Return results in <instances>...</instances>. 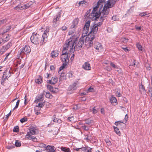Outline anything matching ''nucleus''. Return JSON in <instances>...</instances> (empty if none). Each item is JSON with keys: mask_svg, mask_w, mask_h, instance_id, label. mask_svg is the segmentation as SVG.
Listing matches in <instances>:
<instances>
[{"mask_svg": "<svg viewBox=\"0 0 152 152\" xmlns=\"http://www.w3.org/2000/svg\"><path fill=\"white\" fill-rule=\"evenodd\" d=\"M106 0H99L96 6V21L100 15H101V18H104L105 17L104 15H107L109 13L108 9L114 7L117 0H108L106 3L103 7V3Z\"/></svg>", "mask_w": 152, "mask_h": 152, "instance_id": "f257e3e1", "label": "nucleus"}, {"mask_svg": "<svg viewBox=\"0 0 152 152\" xmlns=\"http://www.w3.org/2000/svg\"><path fill=\"white\" fill-rule=\"evenodd\" d=\"M46 33L44 32L42 37L39 34L34 33L30 38L31 40L32 43L34 44L42 45L46 42L47 39Z\"/></svg>", "mask_w": 152, "mask_h": 152, "instance_id": "f03ea898", "label": "nucleus"}, {"mask_svg": "<svg viewBox=\"0 0 152 152\" xmlns=\"http://www.w3.org/2000/svg\"><path fill=\"white\" fill-rule=\"evenodd\" d=\"M29 130L30 131L27 133V134L26 136V138L28 139L31 140L34 142H36L37 139L32 136L31 135V134L34 135L36 134V129L32 127L31 128H29Z\"/></svg>", "mask_w": 152, "mask_h": 152, "instance_id": "7ed1b4c3", "label": "nucleus"}, {"mask_svg": "<svg viewBox=\"0 0 152 152\" xmlns=\"http://www.w3.org/2000/svg\"><path fill=\"white\" fill-rule=\"evenodd\" d=\"M95 29V24H94L93 27L91 29V31L90 32L89 34H88V37H86L85 41L88 40L89 41V45L91 46L92 45L93 40L95 38L94 35L93 34L92 35V33L94 34V30Z\"/></svg>", "mask_w": 152, "mask_h": 152, "instance_id": "20e7f679", "label": "nucleus"}, {"mask_svg": "<svg viewBox=\"0 0 152 152\" xmlns=\"http://www.w3.org/2000/svg\"><path fill=\"white\" fill-rule=\"evenodd\" d=\"M91 11V9H90L86 13L84 16L85 18H88L92 20H95V7H93V10L91 13L89 14Z\"/></svg>", "mask_w": 152, "mask_h": 152, "instance_id": "39448f33", "label": "nucleus"}, {"mask_svg": "<svg viewBox=\"0 0 152 152\" xmlns=\"http://www.w3.org/2000/svg\"><path fill=\"white\" fill-rule=\"evenodd\" d=\"M12 70L11 68H8L6 69L4 72L3 75L2 77V81L4 82L6 79L8 78L11 76V74H12Z\"/></svg>", "mask_w": 152, "mask_h": 152, "instance_id": "423d86ee", "label": "nucleus"}, {"mask_svg": "<svg viewBox=\"0 0 152 152\" xmlns=\"http://www.w3.org/2000/svg\"><path fill=\"white\" fill-rule=\"evenodd\" d=\"M20 50L19 54L21 57H22L25 54L27 55L31 51L30 47L29 46L26 45L23 48Z\"/></svg>", "mask_w": 152, "mask_h": 152, "instance_id": "0eeeda50", "label": "nucleus"}, {"mask_svg": "<svg viewBox=\"0 0 152 152\" xmlns=\"http://www.w3.org/2000/svg\"><path fill=\"white\" fill-rule=\"evenodd\" d=\"M84 37L83 36L80 37L77 44V46L74 47L75 50L78 51L81 49L84 43Z\"/></svg>", "mask_w": 152, "mask_h": 152, "instance_id": "6e6552de", "label": "nucleus"}, {"mask_svg": "<svg viewBox=\"0 0 152 152\" xmlns=\"http://www.w3.org/2000/svg\"><path fill=\"white\" fill-rule=\"evenodd\" d=\"M77 42V38H76L74 42H72V39L70 38L67 41H66L65 45H64L65 46H66V45H67V48L69 46H70V47L72 46V47H73L75 44H76Z\"/></svg>", "mask_w": 152, "mask_h": 152, "instance_id": "1a4fd4ad", "label": "nucleus"}, {"mask_svg": "<svg viewBox=\"0 0 152 152\" xmlns=\"http://www.w3.org/2000/svg\"><path fill=\"white\" fill-rule=\"evenodd\" d=\"M12 45V43L11 42H9L6 46H3L0 51V55L2 54L6 50L8 49Z\"/></svg>", "mask_w": 152, "mask_h": 152, "instance_id": "9d476101", "label": "nucleus"}, {"mask_svg": "<svg viewBox=\"0 0 152 152\" xmlns=\"http://www.w3.org/2000/svg\"><path fill=\"white\" fill-rule=\"evenodd\" d=\"M60 17L61 13L60 12L58 13L56 15V16L54 17L53 20V25L54 27H56L57 26L56 22L59 20Z\"/></svg>", "mask_w": 152, "mask_h": 152, "instance_id": "9b49d317", "label": "nucleus"}, {"mask_svg": "<svg viewBox=\"0 0 152 152\" xmlns=\"http://www.w3.org/2000/svg\"><path fill=\"white\" fill-rule=\"evenodd\" d=\"M96 49L98 51V52H101L103 51V49L102 45L99 42H96Z\"/></svg>", "mask_w": 152, "mask_h": 152, "instance_id": "f8f14e48", "label": "nucleus"}, {"mask_svg": "<svg viewBox=\"0 0 152 152\" xmlns=\"http://www.w3.org/2000/svg\"><path fill=\"white\" fill-rule=\"evenodd\" d=\"M30 7V5L29 4V3L27 4H24L23 5V7L21 6V7H18V6H17L15 7V9L16 10H21V9L20 8H23V9H27V8H28Z\"/></svg>", "mask_w": 152, "mask_h": 152, "instance_id": "ddd939ff", "label": "nucleus"}, {"mask_svg": "<svg viewBox=\"0 0 152 152\" xmlns=\"http://www.w3.org/2000/svg\"><path fill=\"white\" fill-rule=\"evenodd\" d=\"M45 95V93L44 92H42L41 94L39 96L37 97L36 100L35 101V102H38L40 101H42L43 100V97Z\"/></svg>", "mask_w": 152, "mask_h": 152, "instance_id": "4468645a", "label": "nucleus"}, {"mask_svg": "<svg viewBox=\"0 0 152 152\" xmlns=\"http://www.w3.org/2000/svg\"><path fill=\"white\" fill-rule=\"evenodd\" d=\"M83 67L86 70H89L91 69L90 65L88 62H85L83 65Z\"/></svg>", "mask_w": 152, "mask_h": 152, "instance_id": "2eb2a0df", "label": "nucleus"}, {"mask_svg": "<svg viewBox=\"0 0 152 152\" xmlns=\"http://www.w3.org/2000/svg\"><path fill=\"white\" fill-rule=\"evenodd\" d=\"M90 22L89 21H88L85 24L84 27V30L86 31L85 34H87L88 32L89 28L90 26Z\"/></svg>", "mask_w": 152, "mask_h": 152, "instance_id": "dca6fc26", "label": "nucleus"}, {"mask_svg": "<svg viewBox=\"0 0 152 152\" xmlns=\"http://www.w3.org/2000/svg\"><path fill=\"white\" fill-rule=\"evenodd\" d=\"M46 149L48 152H54L56 150L54 146L49 145L46 147Z\"/></svg>", "mask_w": 152, "mask_h": 152, "instance_id": "f3484780", "label": "nucleus"}, {"mask_svg": "<svg viewBox=\"0 0 152 152\" xmlns=\"http://www.w3.org/2000/svg\"><path fill=\"white\" fill-rule=\"evenodd\" d=\"M139 91L142 94H145L146 93L145 87L142 85V83H141V84L139 86Z\"/></svg>", "mask_w": 152, "mask_h": 152, "instance_id": "a211bd4d", "label": "nucleus"}, {"mask_svg": "<svg viewBox=\"0 0 152 152\" xmlns=\"http://www.w3.org/2000/svg\"><path fill=\"white\" fill-rule=\"evenodd\" d=\"M67 45H66V46L64 47L61 55L63 56L64 55L68 54V51L67 49Z\"/></svg>", "mask_w": 152, "mask_h": 152, "instance_id": "6ab92c4d", "label": "nucleus"}, {"mask_svg": "<svg viewBox=\"0 0 152 152\" xmlns=\"http://www.w3.org/2000/svg\"><path fill=\"white\" fill-rule=\"evenodd\" d=\"M42 77L39 76L37 78L35 79V82L38 84H40L41 83L42 81Z\"/></svg>", "mask_w": 152, "mask_h": 152, "instance_id": "aec40b11", "label": "nucleus"}, {"mask_svg": "<svg viewBox=\"0 0 152 152\" xmlns=\"http://www.w3.org/2000/svg\"><path fill=\"white\" fill-rule=\"evenodd\" d=\"M76 83H74L73 84L70 86L69 89H70V90H75L76 89Z\"/></svg>", "mask_w": 152, "mask_h": 152, "instance_id": "412c9836", "label": "nucleus"}, {"mask_svg": "<svg viewBox=\"0 0 152 152\" xmlns=\"http://www.w3.org/2000/svg\"><path fill=\"white\" fill-rule=\"evenodd\" d=\"M61 149L62 151L65 152H70V150L69 148H67L66 147H61Z\"/></svg>", "mask_w": 152, "mask_h": 152, "instance_id": "4be33fe9", "label": "nucleus"}, {"mask_svg": "<svg viewBox=\"0 0 152 152\" xmlns=\"http://www.w3.org/2000/svg\"><path fill=\"white\" fill-rule=\"evenodd\" d=\"M56 51H53L51 53V56L53 58L56 57L58 55V53Z\"/></svg>", "mask_w": 152, "mask_h": 152, "instance_id": "5701e85b", "label": "nucleus"}, {"mask_svg": "<svg viewBox=\"0 0 152 152\" xmlns=\"http://www.w3.org/2000/svg\"><path fill=\"white\" fill-rule=\"evenodd\" d=\"M64 55L65 56L63 58L62 57V55H61V59L62 61L63 62H64V61H67V59H69V58H68V54Z\"/></svg>", "mask_w": 152, "mask_h": 152, "instance_id": "b1692460", "label": "nucleus"}, {"mask_svg": "<svg viewBox=\"0 0 152 152\" xmlns=\"http://www.w3.org/2000/svg\"><path fill=\"white\" fill-rule=\"evenodd\" d=\"M61 74L60 75V80H62L64 79L66 80V78L65 76V73L64 72H61Z\"/></svg>", "mask_w": 152, "mask_h": 152, "instance_id": "393cba45", "label": "nucleus"}, {"mask_svg": "<svg viewBox=\"0 0 152 152\" xmlns=\"http://www.w3.org/2000/svg\"><path fill=\"white\" fill-rule=\"evenodd\" d=\"M110 101L111 103H116L117 101V100L115 97L112 96L110 99Z\"/></svg>", "mask_w": 152, "mask_h": 152, "instance_id": "a878e982", "label": "nucleus"}, {"mask_svg": "<svg viewBox=\"0 0 152 152\" xmlns=\"http://www.w3.org/2000/svg\"><path fill=\"white\" fill-rule=\"evenodd\" d=\"M85 121V124L89 125L92 124L93 122V121L92 120H90V119L86 120Z\"/></svg>", "mask_w": 152, "mask_h": 152, "instance_id": "bb28decb", "label": "nucleus"}, {"mask_svg": "<svg viewBox=\"0 0 152 152\" xmlns=\"http://www.w3.org/2000/svg\"><path fill=\"white\" fill-rule=\"evenodd\" d=\"M51 80H52V82L53 83V85H54L58 81L57 77H52Z\"/></svg>", "mask_w": 152, "mask_h": 152, "instance_id": "cd10ccee", "label": "nucleus"}, {"mask_svg": "<svg viewBox=\"0 0 152 152\" xmlns=\"http://www.w3.org/2000/svg\"><path fill=\"white\" fill-rule=\"evenodd\" d=\"M121 40L122 42L124 43H126L128 41V39L125 37L122 38Z\"/></svg>", "mask_w": 152, "mask_h": 152, "instance_id": "c85d7f7f", "label": "nucleus"}, {"mask_svg": "<svg viewBox=\"0 0 152 152\" xmlns=\"http://www.w3.org/2000/svg\"><path fill=\"white\" fill-rule=\"evenodd\" d=\"M81 2H82L81 3V4L82 5V6L83 7H86L87 6L88 4V2H87L85 0H83V1H81Z\"/></svg>", "mask_w": 152, "mask_h": 152, "instance_id": "c756f323", "label": "nucleus"}, {"mask_svg": "<svg viewBox=\"0 0 152 152\" xmlns=\"http://www.w3.org/2000/svg\"><path fill=\"white\" fill-rule=\"evenodd\" d=\"M113 127L114 129L115 132L117 134H120V131H119V129H118V128H119L118 127V126H117V127H115L113 126Z\"/></svg>", "mask_w": 152, "mask_h": 152, "instance_id": "7c9ffc66", "label": "nucleus"}, {"mask_svg": "<svg viewBox=\"0 0 152 152\" xmlns=\"http://www.w3.org/2000/svg\"><path fill=\"white\" fill-rule=\"evenodd\" d=\"M121 123L124 124L123 122L119 121H118L115 122V124L117 126H118V127L120 128L121 126Z\"/></svg>", "mask_w": 152, "mask_h": 152, "instance_id": "2f4dec72", "label": "nucleus"}, {"mask_svg": "<svg viewBox=\"0 0 152 152\" xmlns=\"http://www.w3.org/2000/svg\"><path fill=\"white\" fill-rule=\"evenodd\" d=\"M47 87L48 89L51 91L52 92H54L53 90V87L50 85H47Z\"/></svg>", "mask_w": 152, "mask_h": 152, "instance_id": "473e14b6", "label": "nucleus"}, {"mask_svg": "<svg viewBox=\"0 0 152 152\" xmlns=\"http://www.w3.org/2000/svg\"><path fill=\"white\" fill-rule=\"evenodd\" d=\"M45 96L46 98H51L53 96L51 95L49 92H47L45 95Z\"/></svg>", "mask_w": 152, "mask_h": 152, "instance_id": "72a5a7b5", "label": "nucleus"}, {"mask_svg": "<svg viewBox=\"0 0 152 152\" xmlns=\"http://www.w3.org/2000/svg\"><path fill=\"white\" fill-rule=\"evenodd\" d=\"M15 145L17 147H19L21 146V143L18 140H16L15 143Z\"/></svg>", "mask_w": 152, "mask_h": 152, "instance_id": "f704fd0d", "label": "nucleus"}, {"mask_svg": "<svg viewBox=\"0 0 152 152\" xmlns=\"http://www.w3.org/2000/svg\"><path fill=\"white\" fill-rule=\"evenodd\" d=\"M82 128L83 129L86 131H88L89 129V127L87 126H86L85 125L82 126Z\"/></svg>", "mask_w": 152, "mask_h": 152, "instance_id": "c9c22d12", "label": "nucleus"}, {"mask_svg": "<svg viewBox=\"0 0 152 152\" xmlns=\"http://www.w3.org/2000/svg\"><path fill=\"white\" fill-rule=\"evenodd\" d=\"M13 131L14 132H18L19 131V127L18 126H15L13 129Z\"/></svg>", "mask_w": 152, "mask_h": 152, "instance_id": "e433bc0d", "label": "nucleus"}, {"mask_svg": "<svg viewBox=\"0 0 152 152\" xmlns=\"http://www.w3.org/2000/svg\"><path fill=\"white\" fill-rule=\"evenodd\" d=\"M27 118L26 117H23V118L21 119L20 120V122L21 123H23L24 122L27 121Z\"/></svg>", "mask_w": 152, "mask_h": 152, "instance_id": "4c0bfd02", "label": "nucleus"}, {"mask_svg": "<svg viewBox=\"0 0 152 152\" xmlns=\"http://www.w3.org/2000/svg\"><path fill=\"white\" fill-rule=\"evenodd\" d=\"M148 14H147L146 12L142 13L140 14V16L141 17H143L145 16H146L147 17H148L149 16H148Z\"/></svg>", "mask_w": 152, "mask_h": 152, "instance_id": "58836bf2", "label": "nucleus"}, {"mask_svg": "<svg viewBox=\"0 0 152 152\" xmlns=\"http://www.w3.org/2000/svg\"><path fill=\"white\" fill-rule=\"evenodd\" d=\"M137 48L139 50H142V46L139 43H137L136 45Z\"/></svg>", "mask_w": 152, "mask_h": 152, "instance_id": "ea45409f", "label": "nucleus"}, {"mask_svg": "<svg viewBox=\"0 0 152 152\" xmlns=\"http://www.w3.org/2000/svg\"><path fill=\"white\" fill-rule=\"evenodd\" d=\"M87 91L89 92H93L94 91V89L93 88L91 87L88 89Z\"/></svg>", "mask_w": 152, "mask_h": 152, "instance_id": "a19ab883", "label": "nucleus"}, {"mask_svg": "<svg viewBox=\"0 0 152 152\" xmlns=\"http://www.w3.org/2000/svg\"><path fill=\"white\" fill-rule=\"evenodd\" d=\"M7 22V20L6 19H3L0 20V24L1 25Z\"/></svg>", "mask_w": 152, "mask_h": 152, "instance_id": "79ce46f5", "label": "nucleus"}, {"mask_svg": "<svg viewBox=\"0 0 152 152\" xmlns=\"http://www.w3.org/2000/svg\"><path fill=\"white\" fill-rule=\"evenodd\" d=\"M65 62L62 65V66H64L65 67V66L68 64L69 59H67V61H64Z\"/></svg>", "mask_w": 152, "mask_h": 152, "instance_id": "37998d69", "label": "nucleus"}, {"mask_svg": "<svg viewBox=\"0 0 152 152\" xmlns=\"http://www.w3.org/2000/svg\"><path fill=\"white\" fill-rule=\"evenodd\" d=\"M110 65L113 68H117V66H116L115 65V64L112 62H110Z\"/></svg>", "mask_w": 152, "mask_h": 152, "instance_id": "c03bdc74", "label": "nucleus"}, {"mask_svg": "<svg viewBox=\"0 0 152 152\" xmlns=\"http://www.w3.org/2000/svg\"><path fill=\"white\" fill-rule=\"evenodd\" d=\"M11 28L10 26H8L7 27V29L6 31L4 30V33H6L7 32L9 31V30H10Z\"/></svg>", "mask_w": 152, "mask_h": 152, "instance_id": "a18cd8bd", "label": "nucleus"}, {"mask_svg": "<svg viewBox=\"0 0 152 152\" xmlns=\"http://www.w3.org/2000/svg\"><path fill=\"white\" fill-rule=\"evenodd\" d=\"M56 116L55 115H54L53 116V121L54 122H57V120L58 119L56 117Z\"/></svg>", "mask_w": 152, "mask_h": 152, "instance_id": "49530a36", "label": "nucleus"}, {"mask_svg": "<svg viewBox=\"0 0 152 152\" xmlns=\"http://www.w3.org/2000/svg\"><path fill=\"white\" fill-rule=\"evenodd\" d=\"M73 75V73L72 71H70L68 73V77H72V75Z\"/></svg>", "mask_w": 152, "mask_h": 152, "instance_id": "de8ad7c7", "label": "nucleus"}, {"mask_svg": "<svg viewBox=\"0 0 152 152\" xmlns=\"http://www.w3.org/2000/svg\"><path fill=\"white\" fill-rule=\"evenodd\" d=\"M102 22H99L98 23L96 24V28H97L99 26H101L102 25Z\"/></svg>", "mask_w": 152, "mask_h": 152, "instance_id": "09e8293b", "label": "nucleus"}, {"mask_svg": "<svg viewBox=\"0 0 152 152\" xmlns=\"http://www.w3.org/2000/svg\"><path fill=\"white\" fill-rule=\"evenodd\" d=\"M149 93L151 96H152V88H150L148 90Z\"/></svg>", "mask_w": 152, "mask_h": 152, "instance_id": "8fccbe9b", "label": "nucleus"}, {"mask_svg": "<svg viewBox=\"0 0 152 152\" xmlns=\"http://www.w3.org/2000/svg\"><path fill=\"white\" fill-rule=\"evenodd\" d=\"M74 119V117L73 116H72L71 117H68V120H69L70 121H72Z\"/></svg>", "mask_w": 152, "mask_h": 152, "instance_id": "3c124183", "label": "nucleus"}, {"mask_svg": "<svg viewBox=\"0 0 152 152\" xmlns=\"http://www.w3.org/2000/svg\"><path fill=\"white\" fill-rule=\"evenodd\" d=\"M14 147V146L8 145L7 146V148L9 149H11Z\"/></svg>", "mask_w": 152, "mask_h": 152, "instance_id": "603ef678", "label": "nucleus"}, {"mask_svg": "<svg viewBox=\"0 0 152 152\" xmlns=\"http://www.w3.org/2000/svg\"><path fill=\"white\" fill-rule=\"evenodd\" d=\"M64 68V66H62L61 67H60L59 69V70L58 72V73L59 74L61 73V70L62 69H63Z\"/></svg>", "mask_w": 152, "mask_h": 152, "instance_id": "864d4df0", "label": "nucleus"}, {"mask_svg": "<svg viewBox=\"0 0 152 152\" xmlns=\"http://www.w3.org/2000/svg\"><path fill=\"white\" fill-rule=\"evenodd\" d=\"M20 102V100H18L17 101V102H16V105L15 106V108H17Z\"/></svg>", "mask_w": 152, "mask_h": 152, "instance_id": "5fc2aeb1", "label": "nucleus"}, {"mask_svg": "<svg viewBox=\"0 0 152 152\" xmlns=\"http://www.w3.org/2000/svg\"><path fill=\"white\" fill-rule=\"evenodd\" d=\"M45 102H41L40 103V108H41L42 107H43L45 105Z\"/></svg>", "mask_w": 152, "mask_h": 152, "instance_id": "6e6d98bb", "label": "nucleus"}, {"mask_svg": "<svg viewBox=\"0 0 152 152\" xmlns=\"http://www.w3.org/2000/svg\"><path fill=\"white\" fill-rule=\"evenodd\" d=\"M122 48L126 52H128L129 51V50L127 47Z\"/></svg>", "mask_w": 152, "mask_h": 152, "instance_id": "4d7b16f0", "label": "nucleus"}, {"mask_svg": "<svg viewBox=\"0 0 152 152\" xmlns=\"http://www.w3.org/2000/svg\"><path fill=\"white\" fill-rule=\"evenodd\" d=\"M61 28L63 31H65L67 29V28L66 26H64L62 27Z\"/></svg>", "mask_w": 152, "mask_h": 152, "instance_id": "13d9d810", "label": "nucleus"}, {"mask_svg": "<svg viewBox=\"0 0 152 152\" xmlns=\"http://www.w3.org/2000/svg\"><path fill=\"white\" fill-rule=\"evenodd\" d=\"M10 39V36H9V35L8 34V36H7L6 37V38L5 39V41H8V40H9V39Z\"/></svg>", "mask_w": 152, "mask_h": 152, "instance_id": "bf43d9fd", "label": "nucleus"}, {"mask_svg": "<svg viewBox=\"0 0 152 152\" xmlns=\"http://www.w3.org/2000/svg\"><path fill=\"white\" fill-rule=\"evenodd\" d=\"M135 28L136 29V30H138V31L140 30L141 29V27L140 26L138 27V26H135Z\"/></svg>", "mask_w": 152, "mask_h": 152, "instance_id": "052dcab7", "label": "nucleus"}, {"mask_svg": "<svg viewBox=\"0 0 152 152\" xmlns=\"http://www.w3.org/2000/svg\"><path fill=\"white\" fill-rule=\"evenodd\" d=\"M50 69L51 70H54L55 69V68L52 65L50 66Z\"/></svg>", "mask_w": 152, "mask_h": 152, "instance_id": "680f3d73", "label": "nucleus"}, {"mask_svg": "<svg viewBox=\"0 0 152 152\" xmlns=\"http://www.w3.org/2000/svg\"><path fill=\"white\" fill-rule=\"evenodd\" d=\"M101 112L102 114H104V110L103 108H101Z\"/></svg>", "mask_w": 152, "mask_h": 152, "instance_id": "e2e57ef3", "label": "nucleus"}, {"mask_svg": "<svg viewBox=\"0 0 152 152\" xmlns=\"http://www.w3.org/2000/svg\"><path fill=\"white\" fill-rule=\"evenodd\" d=\"M25 64V63H24L21 64V65H20V69H22V68H23V67L24 66Z\"/></svg>", "mask_w": 152, "mask_h": 152, "instance_id": "0e129e2a", "label": "nucleus"}, {"mask_svg": "<svg viewBox=\"0 0 152 152\" xmlns=\"http://www.w3.org/2000/svg\"><path fill=\"white\" fill-rule=\"evenodd\" d=\"M12 111L11 110L10 112L7 115L6 118H8V117L11 115V113Z\"/></svg>", "mask_w": 152, "mask_h": 152, "instance_id": "69168bd1", "label": "nucleus"}, {"mask_svg": "<svg viewBox=\"0 0 152 152\" xmlns=\"http://www.w3.org/2000/svg\"><path fill=\"white\" fill-rule=\"evenodd\" d=\"M62 121L61 119H58L57 121V123L59 124H60L61 123Z\"/></svg>", "mask_w": 152, "mask_h": 152, "instance_id": "338daca9", "label": "nucleus"}, {"mask_svg": "<svg viewBox=\"0 0 152 152\" xmlns=\"http://www.w3.org/2000/svg\"><path fill=\"white\" fill-rule=\"evenodd\" d=\"M48 83H49L50 84H53V85L52 80L51 79L50 80H49Z\"/></svg>", "mask_w": 152, "mask_h": 152, "instance_id": "774afa93", "label": "nucleus"}]
</instances>
